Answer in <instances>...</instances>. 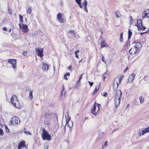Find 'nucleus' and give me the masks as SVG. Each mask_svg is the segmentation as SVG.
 <instances>
[{
  "label": "nucleus",
  "instance_id": "4",
  "mask_svg": "<svg viewBox=\"0 0 149 149\" xmlns=\"http://www.w3.org/2000/svg\"><path fill=\"white\" fill-rule=\"evenodd\" d=\"M64 16L62 13H59L57 15V19L60 23H64L65 21Z\"/></svg>",
  "mask_w": 149,
  "mask_h": 149
},
{
  "label": "nucleus",
  "instance_id": "45",
  "mask_svg": "<svg viewBox=\"0 0 149 149\" xmlns=\"http://www.w3.org/2000/svg\"><path fill=\"white\" fill-rule=\"evenodd\" d=\"M148 76H146V75L143 78L144 80L145 81H146V79H148Z\"/></svg>",
  "mask_w": 149,
  "mask_h": 149
},
{
  "label": "nucleus",
  "instance_id": "64",
  "mask_svg": "<svg viewBox=\"0 0 149 149\" xmlns=\"http://www.w3.org/2000/svg\"><path fill=\"white\" fill-rule=\"evenodd\" d=\"M129 104H128L127 105V107H128V106H129Z\"/></svg>",
  "mask_w": 149,
  "mask_h": 149
},
{
  "label": "nucleus",
  "instance_id": "60",
  "mask_svg": "<svg viewBox=\"0 0 149 149\" xmlns=\"http://www.w3.org/2000/svg\"><path fill=\"white\" fill-rule=\"evenodd\" d=\"M117 130V129H115L114 130L113 132H112V133H113V132H114L115 131H116V130Z\"/></svg>",
  "mask_w": 149,
  "mask_h": 149
},
{
  "label": "nucleus",
  "instance_id": "61",
  "mask_svg": "<svg viewBox=\"0 0 149 149\" xmlns=\"http://www.w3.org/2000/svg\"><path fill=\"white\" fill-rule=\"evenodd\" d=\"M66 125H65V128H64V130H65H65H66Z\"/></svg>",
  "mask_w": 149,
  "mask_h": 149
},
{
  "label": "nucleus",
  "instance_id": "57",
  "mask_svg": "<svg viewBox=\"0 0 149 149\" xmlns=\"http://www.w3.org/2000/svg\"><path fill=\"white\" fill-rule=\"evenodd\" d=\"M123 33H121L120 34L119 37H123Z\"/></svg>",
  "mask_w": 149,
  "mask_h": 149
},
{
  "label": "nucleus",
  "instance_id": "53",
  "mask_svg": "<svg viewBox=\"0 0 149 149\" xmlns=\"http://www.w3.org/2000/svg\"><path fill=\"white\" fill-rule=\"evenodd\" d=\"M128 69V67H127L124 70V72H126L127 70Z\"/></svg>",
  "mask_w": 149,
  "mask_h": 149
},
{
  "label": "nucleus",
  "instance_id": "24",
  "mask_svg": "<svg viewBox=\"0 0 149 149\" xmlns=\"http://www.w3.org/2000/svg\"><path fill=\"white\" fill-rule=\"evenodd\" d=\"M101 45H102V46L101 47V48L105 47H108V46L107 45V44L104 40H103L101 41Z\"/></svg>",
  "mask_w": 149,
  "mask_h": 149
},
{
  "label": "nucleus",
  "instance_id": "41",
  "mask_svg": "<svg viewBox=\"0 0 149 149\" xmlns=\"http://www.w3.org/2000/svg\"><path fill=\"white\" fill-rule=\"evenodd\" d=\"M107 144V142L106 141H105L102 144V145L103 146L102 148H103L104 146H105L106 144Z\"/></svg>",
  "mask_w": 149,
  "mask_h": 149
},
{
  "label": "nucleus",
  "instance_id": "49",
  "mask_svg": "<svg viewBox=\"0 0 149 149\" xmlns=\"http://www.w3.org/2000/svg\"><path fill=\"white\" fill-rule=\"evenodd\" d=\"M3 30L5 31H7V29L5 27H3Z\"/></svg>",
  "mask_w": 149,
  "mask_h": 149
},
{
  "label": "nucleus",
  "instance_id": "52",
  "mask_svg": "<svg viewBox=\"0 0 149 149\" xmlns=\"http://www.w3.org/2000/svg\"><path fill=\"white\" fill-rule=\"evenodd\" d=\"M130 21L131 22H133V19H132V17L131 16L130 17Z\"/></svg>",
  "mask_w": 149,
  "mask_h": 149
},
{
  "label": "nucleus",
  "instance_id": "26",
  "mask_svg": "<svg viewBox=\"0 0 149 149\" xmlns=\"http://www.w3.org/2000/svg\"><path fill=\"white\" fill-rule=\"evenodd\" d=\"M140 102L141 104L143 103L144 101V98L142 96H140L139 97Z\"/></svg>",
  "mask_w": 149,
  "mask_h": 149
},
{
  "label": "nucleus",
  "instance_id": "59",
  "mask_svg": "<svg viewBox=\"0 0 149 149\" xmlns=\"http://www.w3.org/2000/svg\"><path fill=\"white\" fill-rule=\"evenodd\" d=\"M123 77H124L123 76V75H121V77H120V78H122V79H123Z\"/></svg>",
  "mask_w": 149,
  "mask_h": 149
},
{
  "label": "nucleus",
  "instance_id": "8",
  "mask_svg": "<svg viewBox=\"0 0 149 149\" xmlns=\"http://www.w3.org/2000/svg\"><path fill=\"white\" fill-rule=\"evenodd\" d=\"M8 62L12 65L14 69L16 68L17 60L16 59H10L8 60Z\"/></svg>",
  "mask_w": 149,
  "mask_h": 149
},
{
  "label": "nucleus",
  "instance_id": "43",
  "mask_svg": "<svg viewBox=\"0 0 149 149\" xmlns=\"http://www.w3.org/2000/svg\"><path fill=\"white\" fill-rule=\"evenodd\" d=\"M27 52H23L22 53V54L24 56H26L27 55Z\"/></svg>",
  "mask_w": 149,
  "mask_h": 149
},
{
  "label": "nucleus",
  "instance_id": "34",
  "mask_svg": "<svg viewBox=\"0 0 149 149\" xmlns=\"http://www.w3.org/2000/svg\"><path fill=\"white\" fill-rule=\"evenodd\" d=\"M108 76V74L106 72L103 74V77L104 79L106 78Z\"/></svg>",
  "mask_w": 149,
  "mask_h": 149
},
{
  "label": "nucleus",
  "instance_id": "11",
  "mask_svg": "<svg viewBox=\"0 0 149 149\" xmlns=\"http://www.w3.org/2000/svg\"><path fill=\"white\" fill-rule=\"evenodd\" d=\"M19 26L20 28L22 29V31L24 32H26L28 31V26L24 24H22V26L20 24H19Z\"/></svg>",
  "mask_w": 149,
  "mask_h": 149
},
{
  "label": "nucleus",
  "instance_id": "35",
  "mask_svg": "<svg viewBox=\"0 0 149 149\" xmlns=\"http://www.w3.org/2000/svg\"><path fill=\"white\" fill-rule=\"evenodd\" d=\"M24 133H25V135H27L28 134H29L30 135H31V134L29 132H28V131H25L24 132Z\"/></svg>",
  "mask_w": 149,
  "mask_h": 149
},
{
  "label": "nucleus",
  "instance_id": "2",
  "mask_svg": "<svg viewBox=\"0 0 149 149\" xmlns=\"http://www.w3.org/2000/svg\"><path fill=\"white\" fill-rule=\"evenodd\" d=\"M122 80V78L116 77L114 80L113 83V89L114 91H116L118 87L119 84Z\"/></svg>",
  "mask_w": 149,
  "mask_h": 149
},
{
  "label": "nucleus",
  "instance_id": "37",
  "mask_svg": "<svg viewBox=\"0 0 149 149\" xmlns=\"http://www.w3.org/2000/svg\"><path fill=\"white\" fill-rule=\"evenodd\" d=\"M69 32L71 33V34H74L75 33H74V31L73 30H70L69 31Z\"/></svg>",
  "mask_w": 149,
  "mask_h": 149
},
{
  "label": "nucleus",
  "instance_id": "44",
  "mask_svg": "<svg viewBox=\"0 0 149 149\" xmlns=\"http://www.w3.org/2000/svg\"><path fill=\"white\" fill-rule=\"evenodd\" d=\"M8 11L9 13H10V15H11L12 14V10H10L9 8H8Z\"/></svg>",
  "mask_w": 149,
  "mask_h": 149
},
{
  "label": "nucleus",
  "instance_id": "27",
  "mask_svg": "<svg viewBox=\"0 0 149 149\" xmlns=\"http://www.w3.org/2000/svg\"><path fill=\"white\" fill-rule=\"evenodd\" d=\"M115 14L117 17L119 18L120 16V14L118 11H116L115 12Z\"/></svg>",
  "mask_w": 149,
  "mask_h": 149
},
{
  "label": "nucleus",
  "instance_id": "40",
  "mask_svg": "<svg viewBox=\"0 0 149 149\" xmlns=\"http://www.w3.org/2000/svg\"><path fill=\"white\" fill-rule=\"evenodd\" d=\"M48 145L47 144H46L44 146V149H47L48 148Z\"/></svg>",
  "mask_w": 149,
  "mask_h": 149
},
{
  "label": "nucleus",
  "instance_id": "42",
  "mask_svg": "<svg viewBox=\"0 0 149 149\" xmlns=\"http://www.w3.org/2000/svg\"><path fill=\"white\" fill-rule=\"evenodd\" d=\"M88 83H89V85L90 86H92L93 84V82H91L90 81H88Z\"/></svg>",
  "mask_w": 149,
  "mask_h": 149
},
{
  "label": "nucleus",
  "instance_id": "30",
  "mask_svg": "<svg viewBox=\"0 0 149 149\" xmlns=\"http://www.w3.org/2000/svg\"><path fill=\"white\" fill-rule=\"evenodd\" d=\"M31 9L29 7H28L27 10V12L28 13L30 14L31 13Z\"/></svg>",
  "mask_w": 149,
  "mask_h": 149
},
{
  "label": "nucleus",
  "instance_id": "20",
  "mask_svg": "<svg viewBox=\"0 0 149 149\" xmlns=\"http://www.w3.org/2000/svg\"><path fill=\"white\" fill-rule=\"evenodd\" d=\"M149 15L148 14L146 10L143 11L142 14V17L143 19H144L145 17H149Z\"/></svg>",
  "mask_w": 149,
  "mask_h": 149
},
{
  "label": "nucleus",
  "instance_id": "56",
  "mask_svg": "<svg viewBox=\"0 0 149 149\" xmlns=\"http://www.w3.org/2000/svg\"><path fill=\"white\" fill-rule=\"evenodd\" d=\"M83 74H82V75L80 76L79 79V80H81V79L82 78V76L83 75Z\"/></svg>",
  "mask_w": 149,
  "mask_h": 149
},
{
  "label": "nucleus",
  "instance_id": "51",
  "mask_svg": "<svg viewBox=\"0 0 149 149\" xmlns=\"http://www.w3.org/2000/svg\"><path fill=\"white\" fill-rule=\"evenodd\" d=\"M64 86H63V89L61 91V96L62 95H63V92L64 91Z\"/></svg>",
  "mask_w": 149,
  "mask_h": 149
},
{
  "label": "nucleus",
  "instance_id": "25",
  "mask_svg": "<svg viewBox=\"0 0 149 149\" xmlns=\"http://www.w3.org/2000/svg\"><path fill=\"white\" fill-rule=\"evenodd\" d=\"M33 91L32 90H30L29 91V98L31 100L33 98Z\"/></svg>",
  "mask_w": 149,
  "mask_h": 149
},
{
  "label": "nucleus",
  "instance_id": "14",
  "mask_svg": "<svg viewBox=\"0 0 149 149\" xmlns=\"http://www.w3.org/2000/svg\"><path fill=\"white\" fill-rule=\"evenodd\" d=\"M26 146L25 142L24 141H21L18 145L17 149H21L22 147H25Z\"/></svg>",
  "mask_w": 149,
  "mask_h": 149
},
{
  "label": "nucleus",
  "instance_id": "58",
  "mask_svg": "<svg viewBox=\"0 0 149 149\" xmlns=\"http://www.w3.org/2000/svg\"><path fill=\"white\" fill-rule=\"evenodd\" d=\"M71 65H70L69 67H68V69L69 70H70V68H71Z\"/></svg>",
  "mask_w": 149,
  "mask_h": 149
},
{
  "label": "nucleus",
  "instance_id": "47",
  "mask_svg": "<svg viewBox=\"0 0 149 149\" xmlns=\"http://www.w3.org/2000/svg\"><path fill=\"white\" fill-rule=\"evenodd\" d=\"M70 74V73L69 72H67V73H65L64 74V75H65V76H68Z\"/></svg>",
  "mask_w": 149,
  "mask_h": 149
},
{
  "label": "nucleus",
  "instance_id": "21",
  "mask_svg": "<svg viewBox=\"0 0 149 149\" xmlns=\"http://www.w3.org/2000/svg\"><path fill=\"white\" fill-rule=\"evenodd\" d=\"M70 117H68L66 118V125H67L68 127H69L70 128L71 127H72L73 126V122H72V125L71 127H70L69 124V122L70 121Z\"/></svg>",
  "mask_w": 149,
  "mask_h": 149
},
{
  "label": "nucleus",
  "instance_id": "13",
  "mask_svg": "<svg viewBox=\"0 0 149 149\" xmlns=\"http://www.w3.org/2000/svg\"><path fill=\"white\" fill-rule=\"evenodd\" d=\"M122 96V92L120 90L116 91L115 96V98H121Z\"/></svg>",
  "mask_w": 149,
  "mask_h": 149
},
{
  "label": "nucleus",
  "instance_id": "31",
  "mask_svg": "<svg viewBox=\"0 0 149 149\" xmlns=\"http://www.w3.org/2000/svg\"><path fill=\"white\" fill-rule=\"evenodd\" d=\"M44 123L45 124L47 125H49L50 124L51 122L47 120H46L45 121Z\"/></svg>",
  "mask_w": 149,
  "mask_h": 149
},
{
  "label": "nucleus",
  "instance_id": "46",
  "mask_svg": "<svg viewBox=\"0 0 149 149\" xmlns=\"http://www.w3.org/2000/svg\"><path fill=\"white\" fill-rule=\"evenodd\" d=\"M145 130L146 132H149V127H148L147 128L145 129Z\"/></svg>",
  "mask_w": 149,
  "mask_h": 149
},
{
  "label": "nucleus",
  "instance_id": "5",
  "mask_svg": "<svg viewBox=\"0 0 149 149\" xmlns=\"http://www.w3.org/2000/svg\"><path fill=\"white\" fill-rule=\"evenodd\" d=\"M20 120L18 117H14L12 118L10 121V124L14 125L15 124H18L20 123Z\"/></svg>",
  "mask_w": 149,
  "mask_h": 149
},
{
  "label": "nucleus",
  "instance_id": "16",
  "mask_svg": "<svg viewBox=\"0 0 149 149\" xmlns=\"http://www.w3.org/2000/svg\"><path fill=\"white\" fill-rule=\"evenodd\" d=\"M13 105L15 107L18 109H20L22 106L18 100L17 101H15V102H13Z\"/></svg>",
  "mask_w": 149,
  "mask_h": 149
},
{
  "label": "nucleus",
  "instance_id": "17",
  "mask_svg": "<svg viewBox=\"0 0 149 149\" xmlns=\"http://www.w3.org/2000/svg\"><path fill=\"white\" fill-rule=\"evenodd\" d=\"M41 65H42V69L44 71H47L48 70L49 67L48 65L47 64L43 62L41 64Z\"/></svg>",
  "mask_w": 149,
  "mask_h": 149
},
{
  "label": "nucleus",
  "instance_id": "48",
  "mask_svg": "<svg viewBox=\"0 0 149 149\" xmlns=\"http://www.w3.org/2000/svg\"><path fill=\"white\" fill-rule=\"evenodd\" d=\"M102 61H103L105 64H106V62L104 60V57L103 56L102 57Z\"/></svg>",
  "mask_w": 149,
  "mask_h": 149
},
{
  "label": "nucleus",
  "instance_id": "23",
  "mask_svg": "<svg viewBox=\"0 0 149 149\" xmlns=\"http://www.w3.org/2000/svg\"><path fill=\"white\" fill-rule=\"evenodd\" d=\"M141 46V45L140 43L139 42H137L134 47L139 51Z\"/></svg>",
  "mask_w": 149,
  "mask_h": 149
},
{
  "label": "nucleus",
  "instance_id": "28",
  "mask_svg": "<svg viewBox=\"0 0 149 149\" xmlns=\"http://www.w3.org/2000/svg\"><path fill=\"white\" fill-rule=\"evenodd\" d=\"M79 52V51L78 50L74 52V54L75 56V57L77 58H79V56L77 54V53Z\"/></svg>",
  "mask_w": 149,
  "mask_h": 149
},
{
  "label": "nucleus",
  "instance_id": "7",
  "mask_svg": "<svg viewBox=\"0 0 149 149\" xmlns=\"http://www.w3.org/2000/svg\"><path fill=\"white\" fill-rule=\"evenodd\" d=\"M137 22L138 24V25L137 26L139 30L142 29L143 30H145L146 29V27L143 26L142 20L140 19H139L138 20H137Z\"/></svg>",
  "mask_w": 149,
  "mask_h": 149
},
{
  "label": "nucleus",
  "instance_id": "9",
  "mask_svg": "<svg viewBox=\"0 0 149 149\" xmlns=\"http://www.w3.org/2000/svg\"><path fill=\"white\" fill-rule=\"evenodd\" d=\"M130 38H128L127 40V41L125 43V45L124 46L123 49L124 50V51H127L129 49L130 46Z\"/></svg>",
  "mask_w": 149,
  "mask_h": 149
},
{
  "label": "nucleus",
  "instance_id": "18",
  "mask_svg": "<svg viewBox=\"0 0 149 149\" xmlns=\"http://www.w3.org/2000/svg\"><path fill=\"white\" fill-rule=\"evenodd\" d=\"M18 100L17 96L15 95H13L11 98L10 100L11 103L13 104V102H15V101Z\"/></svg>",
  "mask_w": 149,
  "mask_h": 149
},
{
  "label": "nucleus",
  "instance_id": "1",
  "mask_svg": "<svg viewBox=\"0 0 149 149\" xmlns=\"http://www.w3.org/2000/svg\"><path fill=\"white\" fill-rule=\"evenodd\" d=\"M41 136L43 140H47L49 141L51 139V136L44 128L42 130Z\"/></svg>",
  "mask_w": 149,
  "mask_h": 149
},
{
  "label": "nucleus",
  "instance_id": "15",
  "mask_svg": "<svg viewBox=\"0 0 149 149\" xmlns=\"http://www.w3.org/2000/svg\"><path fill=\"white\" fill-rule=\"evenodd\" d=\"M135 76V74L134 73H132L130 74L128 79V82L129 83L132 82L134 79Z\"/></svg>",
  "mask_w": 149,
  "mask_h": 149
},
{
  "label": "nucleus",
  "instance_id": "62",
  "mask_svg": "<svg viewBox=\"0 0 149 149\" xmlns=\"http://www.w3.org/2000/svg\"><path fill=\"white\" fill-rule=\"evenodd\" d=\"M80 80H79V79L78 80V81H77V82H78L79 81H80Z\"/></svg>",
  "mask_w": 149,
  "mask_h": 149
},
{
  "label": "nucleus",
  "instance_id": "50",
  "mask_svg": "<svg viewBox=\"0 0 149 149\" xmlns=\"http://www.w3.org/2000/svg\"><path fill=\"white\" fill-rule=\"evenodd\" d=\"M66 76H65V75H64L63 78L65 79L66 80H67L68 79V78L67 77H66Z\"/></svg>",
  "mask_w": 149,
  "mask_h": 149
},
{
  "label": "nucleus",
  "instance_id": "38",
  "mask_svg": "<svg viewBox=\"0 0 149 149\" xmlns=\"http://www.w3.org/2000/svg\"><path fill=\"white\" fill-rule=\"evenodd\" d=\"M3 134V132L2 130L0 128V135H2Z\"/></svg>",
  "mask_w": 149,
  "mask_h": 149
},
{
  "label": "nucleus",
  "instance_id": "12",
  "mask_svg": "<svg viewBox=\"0 0 149 149\" xmlns=\"http://www.w3.org/2000/svg\"><path fill=\"white\" fill-rule=\"evenodd\" d=\"M98 133V136L97 138V141H99L102 139L104 137L105 134L101 130H99Z\"/></svg>",
  "mask_w": 149,
  "mask_h": 149
},
{
  "label": "nucleus",
  "instance_id": "54",
  "mask_svg": "<svg viewBox=\"0 0 149 149\" xmlns=\"http://www.w3.org/2000/svg\"><path fill=\"white\" fill-rule=\"evenodd\" d=\"M119 40L120 42H122L123 41V38H120Z\"/></svg>",
  "mask_w": 149,
  "mask_h": 149
},
{
  "label": "nucleus",
  "instance_id": "10",
  "mask_svg": "<svg viewBox=\"0 0 149 149\" xmlns=\"http://www.w3.org/2000/svg\"><path fill=\"white\" fill-rule=\"evenodd\" d=\"M139 51L138 49H137L134 47L131 48L129 51V53L131 54H134L138 53L139 52Z\"/></svg>",
  "mask_w": 149,
  "mask_h": 149
},
{
  "label": "nucleus",
  "instance_id": "36",
  "mask_svg": "<svg viewBox=\"0 0 149 149\" xmlns=\"http://www.w3.org/2000/svg\"><path fill=\"white\" fill-rule=\"evenodd\" d=\"M5 127L6 129V132H8L9 131V130L8 127L6 125H5Z\"/></svg>",
  "mask_w": 149,
  "mask_h": 149
},
{
  "label": "nucleus",
  "instance_id": "3",
  "mask_svg": "<svg viewBox=\"0 0 149 149\" xmlns=\"http://www.w3.org/2000/svg\"><path fill=\"white\" fill-rule=\"evenodd\" d=\"M95 104V103L93 107L92 108L91 113L95 116H96L100 112L99 104H97L98 106H96Z\"/></svg>",
  "mask_w": 149,
  "mask_h": 149
},
{
  "label": "nucleus",
  "instance_id": "29",
  "mask_svg": "<svg viewBox=\"0 0 149 149\" xmlns=\"http://www.w3.org/2000/svg\"><path fill=\"white\" fill-rule=\"evenodd\" d=\"M132 32L130 30H129L128 33V37H131L132 35Z\"/></svg>",
  "mask_w": 149,
  "mask_h": 149
},
{
  "label": "nucleus",
  "instance_id": "19",
  "mask_svg": "<svg viewBox=\"0 0 149 149\" xmlns=\"http://www.w3.org/2000/svg\"><path fill=\"white\" fill-rule=\"evenodd\" d=\"M121 98H114V104L116 107L118 106L120 104Z\"/></svg>",
  "mask_w": 149,
  "mask_h": 149
},
{
  "label": "nucleus",
  "instance_id": "33",
  "mask_svg": "<svg viewBox=\"0 0 149 149\" xmlns=\"http://www.w3.org/2000/svg\"><path fill=\"white\" fill-rule=\"evenodd\" d=\"M141 133H140V134H139L140 135H144V134H145V133H146V131L145 130H143L141 131Z\"/></svg>",
  "mask_w": 149,
  "mask_h": 149
},
{
  "label": "nucleus",
  "instance_id": "6",
  "mask_svg": "<svg viewBox=\"0 0 149 149\" xmlns=\"http://www.w3.org/2000/svg\"><path fill=\"white\" fill-rule=\"evenodd\" d=\"M36 52L38 55L42 58V56L43 55L42 54L43 53V49L40 48L36 47L35 48Z\"/></svg>",
  "mask_w": 149,
  "mask_h": 149
},
{
  "label": "nucleus",
  "instance_id": "55",
  "mask_svg": "<svg viewBox=\"0 0 149 149\" xmlns=\"http://www.w3.org/2000/svg\"><path fill=\"white\" fill-rule=\"evenodd\" d=\"M103 93L104 94V95H103L104 96H106L107 95V93Z\"/></svg>",
  "mask_w": 149,
  "mask_h": 149
},
{
  "label": "nucleus",
  "instance_id": "22",
  "mask_svg": "<svg viewBox=\"0 0 149 149\" xmlns=\"http://www.w3.org/2000/svg\"><path fill=\"white\" fill-rule=\"evenodd\" d=\"M100 84L98 85V86H96L95 91L93 93V95H95L96 93L98 92V91L99 89V88H100Z\"/></svg>",
  "mask_w": 149,
  "mask_h": 149
},
{
  "label": "nucleus",
  "instance_id": "63",
  "mask_svg": "<svg viewBox=\"0 0 149 149\" xmlns=\"http://www.w3.org/2000/svg\"><path fill=\"white\" fill-rule=\"evenodd\" d=\"M54 73L55 71V68L54 69Z\"/></svg>",
  "mask_w": 149,
  "mask_h": 149
},
{
  "label": "nucleus",
  "instance_id": "39",
  "mask_svg": "<svg viewBox=\"0 0 149 149\" xmlns=\"http://www.w3.org/2000/svg\"><path fill=\"white\" fill-rule=\"evenodd\" d=\"M87 6H84V10L86 11V12H88V10L87 8Z\"/></svg>",
  "mask_w": 149,
  "mask_h": 149
},
{
  "label": "nucleus",
  "instance_id": "32",
  "mask_svg": "<svg viewBox=\"0 0 149 149\" xmlns=\"http://www.w3.org/2000/svg\"><path fill=\"white\" fill-rule=\"evenodd\" d=\"M19 17L20 19L19 21L22 22H23V17L21 15H19Z\"/></svg>",
  "mask_w": 149,
  "mask_h": 149
}]
</instances>
